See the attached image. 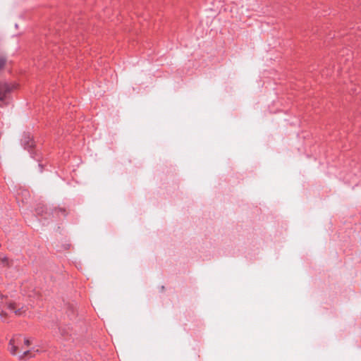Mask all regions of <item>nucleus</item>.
Segmentation results:
<instances>
[{"instance_id": "1", "label": "nucleus", "mask_w": 361, "mask_h": 361, "mask_svg": "<svg viewBox=\"0 0 361 361\" xmlns=\"http://www.w3.org/2000/svg\"><path fill=\"white\" fill-rule=\"evenodd\" d=\"M5 306H7L8 309L13 311L16 315H22L27 310L26 306H22L20 307H17L15 302L8 301L7 298L0 293V316L1 317H6V313L4 311Z\"/></svg>"}, {"instance_id": "2", "label": "nucleus", "mask_w": 361, "mask_h": 361, "mask_svg": "<svg viewBox=\"0 0 361 361\" xmlns=\"http://www.w3.org/2000/svg\"><path fill=\"white\" fill-rule=\"evenodd\" d=\"M23 341V337L20 335L16 336L9 341L8 350L11 355H16L20 349H24Z\"/></svg>"}, {"instance_id": "3", "label": "nucleus", "mask_w": 361, "mask_h": 361, "mask_svg": "<svg viewBox=\"0 0 361 361\" xmlns=\"http://www.w3.org/2000/svg\"><path fill=\"white\" fill-rule=\"evenodd\" d=\"M11 90V87L6 83L0 82V101L3 102L6 94Z\"/></svg>"}, {"instance_id": "4", "label": "nucleus", "mask_w": 361, "mask_h": 361, "mask_svg": "<svg viewBox=\"0 0 361 361\" xmlns=\"http://www.w3.org/2000/svg\"><path fill=\"white\" fill-rule=\"evenodd\" d=\"M26 357H32L30 350H25L23 354L19 355V360H24Z\"/></svg>"}, {"instance_id": "5", "label": "nucleus", "mask_w": 361, "mask_h": 361, "mask_svg": "<svg viewBox=\"0 0 361 361\" xmlns=\"http://www.w3.org/2000/svg\"><path fill=\"white\" fill-rule=\"evenodd\" d=\"M23 344L24 348L25 346L28 347L31 344V342L28 338L23 337Z\"/></svg>"}, {"instance_id": "6", "label": "nucleus", "mask_w": 361, "mask_h": 361, "mask_svg": "<svg viewBox=\"0 0 361 361\" xmlns=\"http://www.w3.org/2000/svg\"><path fill=\"white\" fill-rule=\"evenodd\" d=\"M6 63V59L4 57H0V69H1Z\"/></svg>"}, {"instance_id": "7", "label": "nucleus", "mask_w": 361, "mask_h": 361, "mask_svg": "<svg viewBox=\"0 0 361 361\" xmlns=\"http://www.w3.org/2000/svg\"><path fill=\"white\" fill-rule=\"evenodd\" d=\"M1 261L4 265H8V261L6 257H4V258L1 259Z\"/></svg>"}]
</instances>
